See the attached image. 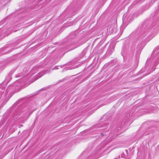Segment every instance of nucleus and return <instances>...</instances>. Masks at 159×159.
Returning a JSON list of instances; mask_svg holds the SVG:
<instances>
[{"instance_id":"nucleus-1","label":"nucleus","mask_w":159,"mask_h":159,"mask_svg":"<svg viewBox=\"0 0 159 159\" xmlns=\"http://www.w3.org/2000/svg\"><path fill=\"white\" fill-rule=\"evenodd\" d=\"M101 135H103V134H101Z\"/></svg>"},{"instance_id":"nucleus-2","label":"nucleus","mask_w":159,"mask_h":159,"mask_svg":"<svg viewBox=\"0 0 159 159\" xmlns=\"http://www.w3.org/2000/svg\"><path fill=\"white\" fill-rule=\"evenodd\" d=\"M101 135H103V134H101Z\"/></svg>"}]
</instances>
